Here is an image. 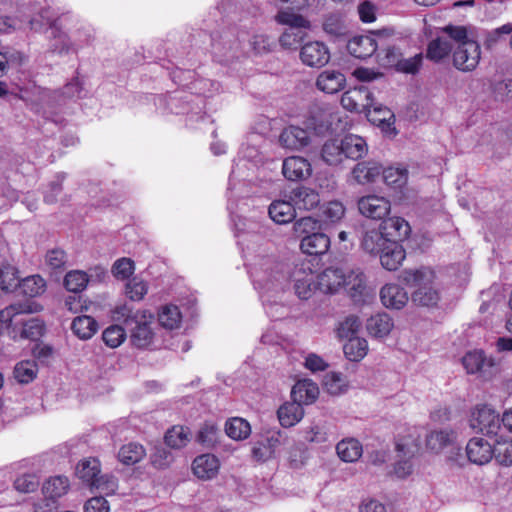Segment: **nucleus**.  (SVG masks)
Segmentation results:
<instances>
[{"mask_svg":"<svg viewBox=\"0 0 512 512\" xmlns=\"http://www.w3.org/2000/svg\"><path fill=\"white\" fill-rule=\"evenodd\" d=\"M114 319L121 321L126 330L130 332V340L133 346L147 348L153 341L154 333L151 329L152 316H146L144 311L133 312L128 306L117 307L113 315Z\"/></svg>","mask_w":512,"mask_h":512,"instance_id":"obj_1","label":"nucleus"},{"mask_svg":"<svg viewBox=\"0 0 512 512\" xmlns=\"http://www.w3.org/2000/svg\"><path fill=\"white\" fill-rule=\"evenodd\" d=\"M404 283L415 286L417 289L412 293L411 300L419 306H435L439 299L438 290L432 285L434 279L433 271L422 268L418 270H404L401 274Z\"/></svg>","mask_w":512,"mask_h":512,"instance_id":"obj_2","label":"nucleus"},{"mask_svg":"<svg viewBox=\"0 0 512 512\" xmlns=\"http://www.w3.org/2000/svg\"><path fill=\"white\" fill-rule=\"evenodd\" d=\"M276 20L287 26L279 37L280 45L285 49H297L307 36L306 29L309 28V22L303 16L289 11H280Z\"/></svg>","mask_w":512,"mask_h":512,"instance_id":"obj_3","label":"nucleus"},{"mask_svg":"<svg viewBox=\"0 0 512 512\" xmlns=\"http://www.w3.org/2000/svg\"><path fill=\"white\" fill-rule=\"evenodd\" d=\"M341 105L350 112L369 113L371 108H373L374 112L377 113H389L386 108L375 103L373 94L365 85H360L344 92L341 97Z\"/></svg>","mask_w":512,"mask_h":512,"instance_id":"obj_4","label":"nucleus"},{"mask_svg":"<svg viewBox=\"0 0 512 512\" xmlns=\"http://www.w3.org/2000/svg\"><path fill=\"white\" fill-rule=\"evenodd\" d=\"M49 24V47L48 52L57 55L68 54L70 51H77L79 47L84 44H89L91 41V34L85 33L84 39H78L75 42L70 40V37L62 31L58 25V20L48 21Z\"/></svg>","mask_w":512,"mask_h":512,"instance_id":"obj_5","label":"nucleus"},{"mask_svg":"<svg viewBox=\"0 0 512 512\" xmlns=\"http://www.w3.org/2000/svg\"><path fill=\"white\" fill-rule=\"evenodd\" d=\"M420 449L419 435H409L401 438L396 443L397 462L394 472L399 478H405L411 474L413 465L411 459L418 453Z\"/></svg>","mask_w":512,"mask_h":512,"instance_id":"obj_6","label":"nucleus"},{"mask_svg":"<svg viewBox=\"0 0 512 512\" xmlns=\"http://www.w3.org/2000/svg\"><path fill=\"white\" fill-rule=\"evenodd\" d=\"M470 427L486 435H496L500 429V415L491 406L477 405L470 416Z\"/></svg>","mask_w":512,"mask_h":512,"instance_id":"obj_7","label":"nucleus"},{"mask_svg":"<svg viewBox=\"0 0 512 512\" xmlns=\"http://www.w3.org/2000/svg\"><path fill=\"white\" fill-rule=\"evenodd\" d=\"M480 55V45L477 41L464 42L453 51V66L462 72L473 71L479 64Z\"/></svg>","mask_w":512,"mask_h":512,"instance_id":"obj_8","label":"nucleus"},{"mask_svg":"<svg viewBox=\"0 0 512 512\" xmlns=\"http://www.w3.org/2000/svg\"><path fill=\"white\" fill-rule=\"evenodd\" d=\"M462 363L468 373H477L484 379H489L496 370L494 360L486 357L482 350L466 353L462 358Z\"/></svg>","mask_w":512,"mask_h":512,"instance_id":"obj_9","label":"nucleus"},{"mask_svg":"<svg viewBox=\"0 0 512 512\" xmlns=\"http://www.w3.org/2000/svg\"><path fill=\"white\" fill-rule=\"evenodd\" d=\"M285 441L280 430H269L262 436V440L254 444L252 456L257 461H266L271 458L275 450Z\"/></svg>","mask_w":512,"mask_h":512,"instance_id":"obj_10","label":"nucleus"},{"mask_svg":"<svg viewBox=\"0 0 512 512\" xmlns=\"http://www.w3.org/2000/svg\"><path fill=\"white\" fill-rule=\"evenodd\" d=\"M383 32L378 31L373 35L354 36L347 43L348 52L355 58L366 59L371 57L381 46L374 36L381 37Z\"/></svg>","mask_w":512,"mask_h":512,"instance_id":"obj_11","label":"nucleus"},{"mask_svg":"<svg viewBox=\"0 0 512 512\" xmlns=\"http://www.w3.org/2000/svg\"><path fill=\"white\" fill-rule=\"evenodd\" d=\"M300 59L307 66L320 68L329 62L330 53L324 43L312 41L301 47Z\"/></svg>","mask_w":512,"mask_h":512,"instance_id":"obj_12","label":"nucleus"},{"mask_svg":"<svg viewBox=\"0 0 512 512\" xmlns=\"http://www.w3.org/2000/svg\"><path fill=\"white\" fill-rule=\"evenodd\" d=\"M311 142V133L295 125L285 127L279 135L281 147L289 150H301Z\"/></svg>","mask_w":512,"mask_h":512,"instance_id":"obj_13","label":"nucleus"},{"mask_svg":"<svg viewBox=\"0 0 512 512\" xmlns=\"http://www.w3.org/2000/svg\"><path fill=\"white\" fill-rule=\"evenodd\" d=\"M8 329H10L13 339L19 337L21 339L36 341L43 336L45 324L41 319L33 317L27 320H22L19 323L16 322L15 324L12 322Z\"/></svg>","mask_w":512,"mask_h":512,"instance_id":"obj_14","label":"nucleus"},{"mask_svg":"<svg viewBox=\"0 0 512 512\" xmlns=\"http://www.w3.org/2000/svg\"><path fill=\"white\" fill-rule=\"evenodd\" d=\"M359 212L371 219H382L390 211V203L383 197L368 195L358 200Z\"/></svg>","mask_w":512,"mask_h":512,"instance_id":"obj_15","label":"nucleus"},{"mask_svg":"<svg viewBox=\"0 0 512 512\" xmlns=\"http://www.w3.org/2000/svg\"><path fill=\"white\" fill-rule=\"evenodd\" d=\"M468 460L476 465H484L493 458V447L484 438L474 437L466 445Z\"/></svg>","mask_w":512,"mask_h":512,"instance_id":"obj_16","label":"nucleus"},{"mask_svg":"<svg viewBox=\"0 0 512 512\" xmlns=\"http://www.w3.org/2000/svg\"><path fill=\"white\" fill-rule=\"evenodd\" d=\"M382 173V165L375 160L359 161L351 170V177L360 185L375 182Z\"/></svg>","mask_w":512,"mask_h":512,"instance_id":"obj_17","label":"nucleus"},{"mask_svg":"<svg viewBox=\"0 0 512 512\" xmlns=\"http://www.w3.org/2000/svg\"><path fill=\"white\" fill-rule=\"evenodd\" d=\"M282 173L290 181L308 178L312 173L311 164L303 157L291 156L283 161Z\"/></svg>","mask_w":512,"mask_h":512,"instance_id":"obj_18","label":"nucleus"},{"mask_svg":"<svg viewBox=\"0 0 512 512\" xmlns=\"http://www.w3.org/2000/svg\"><path fill=\"white\" fill-rule=\"evenodd\" d=\"M342 287H345L348 295L355 303L363 302L367 295L365 276L359 268L345 272V282Z\"/></svg>","mask_w":512,"mask_h":512,"instance_id":"obj_19","label":"nucleus"},{"mask_svg":"<svg viewBox=\"0 0 512 512\" xmlns=\"http://www.w3.org/2000/svg\"><path fill=\"white\" fill-rule=\"evenodd\" d=\"M380 228L386 238L400 242L408 238L411 232L409 223L402 217H389L382 221Z\"/></svg>","mask_w":512,"mask_h":512,"instance_id":"obj_20","label":"nucleus"},{"mask_svg":"<svg viewBox=\"0 0 512 512\" xmlns=\"http://www.w3.org/2000/svg\"><path fill=\"white\" fill-rule=\"evenodd\" d=\"M317 287L326 294L336 293L345 282V272L340 268H327L317 278Z\"/></svg>","mask_w":512,"mask_h":512,"instance_id":"obj_21","label":"nucleus"},{"mask_svg":"<svg viewBox=\"0 0 512 512\" xmlns=\"http://www.w3.org/2000/svg\"><path fill=\"white\" fill-rule=\"evenodd\" d=\"M382 304L390 309H401L408 302V293L397 284H387L380 291Z\"/></svg>","mask_w":512,"mask_h":512,"instance_id":"obj_22","label":"nucleus"},{"mask_svg":"<svg viewBox=\"0 0 512 512\" xmlns=\"http://www.w3.org/2000/svg\"><path fill=\"white\" fill-rule=\"evenodd\" d=\"M344 159L358 161L364 158L368 153V144L366 140L355 134H347L341 139Z\"/></svg>","mask_w":512,"mask_h":512,"instance_id":"obj_23","label":"nucleus"},{"mask_svg":"<svg viewBox=\"0 0 512 512\" xmlns=\"http://www.w3.org/2000/svg\"><path fill=\"white\" fill-rule=\"evenodd\" d=\"M345 84V75L335 70H325L321 72L316 80L317 88L328 94L339 92L345 87Z\"/></svg>","mask_w":512,"mask_h":512,"instance_id":"obj_24","label":"nucleus"},{"mask_svg":"<svg viewBox=\"0 0 512 512\" xmlns=\"http://www.w3.org/2000/svg\"><path fill=\"white\" fill-rule=\"evenodd\" d=\"M319 395V388L310 379H303L296 382L291 390V397L299 405L313 403Z\"/></svg>","mask_w":512,"mask_h":512,"instance_id":"obj_25","label":"nucleus"},{"mask_svg":"<svg viewBox=\"0 0 512 512\" xmlns=\"http://www.w3.org/2000/svg\"><path fill=\"white\" fill-rule=\"evenodd\" d=\"M381 265L389 270H397L405 259V250L398 242L391 240L379 255Z\"/></svg>","mask_w":512,"mask_h":512,"instance_id":"obj_26","label":"nucleus"},{"mask_svg":"<svg viewBox=\"0 0 512 512\" xmlns=\"http://www.w3.org/2000/svg\"><path fill=\"white\" fill-rule=\"evenodd\" d=\"M389 238H386L383 231L379 229H371L363 232L361 237V248L369 254L380 255L383 251L384 246L390 242Z\"/></svg>","mask_w":512,"mask_h":512,"instance_id":"obj_27","label":"nucleus"},{"mask_svg":"<svg viewBox=\"0 0 512 512\" xmlns=\"http://www.w3.org/2000/svg\"><path fill=\"white\" fill-rule=\"evenodd\" d=\"M289 199L294 203L295 208L311 210L320 203V196L317 191L308 187H297L290 192Z\"/></svg>","mask_w":512,"mask_h":512,"instance_id":"obj_28","label":"nucleus"},{"mask_svg":"<svg viewBox=\"0 0 512 512\" xmlns=\"http://www.w3.org/2000/svg\"><path fill=\"white\" fill-rule=\"evenodd\" d=\"M28 56L20 50L10 46H3L0 49V77L9 69H17L24 65Z\"/></svg>","mask_w":512,"mask_h":512,"instance_id":"obj_29","label":"nucleus"},{"mask_svg":"<svg viewBox=\"0 0 512 512\" xmlns=\"http://www.w3.org/2000/svg\"><path fill=\"white\" fill-rule=\"evenodd\" d=\"M270 218L277 224H287L296 217L294 203L289 200H275L268 208Z\"/></svg>","mask_w":512,"mask_h":512,"instance_id":"obj_30","label":"nucleus"},{"mask_svg":"<svg viewBox=\"0 0 512 512\" xmlns=\"http://www.w3.org/2000/svg\"><path fill=\"white\" fill-rule=\"evenodd\" d=\"M192 469L198 478L211 479L218 473L219 460L212 454H202L194 459Z\"/></svg>","mask_w":512,"mask_h":512,"instance_id":"obj_31","label":"nucleus"},{"mask_svg":"<svg viewBox=\"0 0 512 512\" xmlns=\"http://www.w3.org/2000/svg\"><path fill=\"white\" fill-rule=\"evenodd\" d=\"M329 247V237L321 232L304 236L300 243L302 252L309 255H322L328 251Z\"/></svg>","mask_w":512,"mask_h":512,"instance_id":"obj_32","label":"nucleus"},{"mask_svg":"<svg viewBox=\"0 0 512 512\" xmlns=\"http://www.w3.org/2000/svg\"><path fill=\"white\" fill-rule=\"evenodd\" d=\"M453 44L443 35L432 39L426 49V58L432 62L440 63L452 52Z\"/></svg>","mask_w":512,"mask_h":512,"instance_id":"obj_33","label":"nucleus"},{"mask_svg":"<svg viewBox=\"0 0 512 512\" xmlns=\"http://www.w3.org/2000/svg\"><path fill=\"white\" fill-rule=\"evenodd\" d=\"M295 294L303 300L309 299L314 292V276L312 272L306 273L303 269H297L293 273Z\"/></svg>","mask_w":512,"mask_h":512,"instance_id":"obj_34","label":"nucleus"},{"mask_svg":"<svg viewBox=\"0 0 512 512\" xmlns=\"http://www.w3.org/2000/svg\"><path fill=\"white\" fill-rule=\"evenodd\" d=\"M393 328L392 318L387 313H378L367 319L366 329L376 338L387 336Z\"/></svg>","mask_w":512,"mask_h":512,"instance_id":"obj_35","label":"nucleus"},{"mask_svg":"<svg viewBox=\"0 0 512 512\" xmlns=\"http://www.w3.org/2000/svg\"><path fill=\"white\" fill-rule=\"evenodd\" d=\"M456 440V433L452 430H434L426 437L427 448L439 453L444 448L453 445Z\"/></svg>","mask_w":512,"mask_h":512,"instance_id":"obj_36","label":"nucleus"},{"mask_svg":"<svg viewBox=\"0 0 512 512\" xmlns=\"http://www.w3.org/2000/svg\"><path fill=\"white\" fill-rule=\"evenodd\" d=\"M97 321L87 315L77 316L71 323V330L79 339L88 340L98 331Z\"/></svg>","mask_w":512,"mask_h":512,"instance_id":"obj_37","label":"nucleus"},{"mask_svg":"<svg viewBox=\"0 0 512 512\" xmlns=\"http://www.w3.org/2000/svg\"><path fill=\"white\" fill-rule=\"evenodd\" d=\"M321 159L330 166H336L343 162L344 154L341 139H329L322 145Z\"/></svg>","mask_w":512,"mask_h":512,"instance_id":"obj_38","label":"nucleus"},{"mask_svg":"<svg viewBox=\"0 0 512 512\" xmlns=\"http://www.w3.org/2000/svg\"><path fill=\"white\" fill-rule=\"evenodd\" d=\"M277 415L281 426L288 428L294 426L303 418L304 410L299 403L293 401L280 406Z\"/></svg>","mask_w":512,"mask_h":512,"instance_id":"obj_39","label":"nucleus"},{"mask_svg":"<svg viewBox=\"0 0 512 512\" xmlns=\"http://www.w3.org/2000/svg\"><path fill=\"white\" fill-rule=\"evenodd\" d=\"M100 462L96 458H88L80 463L76 467V475L88 487H91L92 482H95L100 475Z\"/></svg>","mask_w":512,"mask_h":512,"instance_id":"obj_40","label":"nucleus"},{"mask_svg":"<svg viewBox=\"0 0 512 512\" xmlns=\"http://www.w3.org/2000/svg\"><path fill=\"white\" fill-rule=\"evenodd\" d=\"M336 451L341 460L345 462H355L362 455V445L354 438L340 441L336 446Z\"/></svg>","mask_w":512,"mask_h":512,"instance_id":"obj_41","label":"nucleus"},{"mask_svg":"<svg viewBox=\"0 0 512 512\" xmlns=\"http://www.w3.org/2000/svg\"><path fill=\"white\" fill-rule=\"evenodd\" d=\"M146 455V450L139 443H128L123 445L118 452V459L127 466L140 462Z\"/></svg>","mask_w":512,"mask_h":512,"instance_id":"obj_42","label":"nucleus"},{"mask_svg":"<svg viewBox=\"0 0 512 512\" xmlns=\"http://www.w3.org/2000/svg\"><path fill=\"white\" fill-rule=\"evenodd\" d=\"M69 486V480L66 476H54L45 481L42 493L59 500V498L67 493Z\"/></svg>","mask_w":512,"mask_h":512,"instance_id":"obj_43","label":"nucleus"},{"mask_svg":"<svg viewBox=\"0 0 512 512\" xmlns=\"http://www.w3.org/2000/svg\"><path fill=\"white\" fill-rule=\"evenodd\" d=\"M225 432L231 439L244 440L250 435L251 427L249 422L245 419L234 417L226 422Z\"/></svg>","mask_w":512,"mask_h":512,"instance_id":"obj_44","label":"nucleus"},{"mask_svg":"<svg viewBox=\"0 0 512 512\" xmlns=\"http://www.w3.org/2000/svg\"><path fill=\"white\" fill-rule=\"evenodd\" d=\"M512 40V23H507L487 33L485 46L487 49H493L498 44L508 43L510 46Z\"/></svg>","mask_w":512,"mask_h":512,"instance_id":"obj_45","label":"nucleus"},{"mask_svg":"<svg viewBox=\"0 0 512 512\" xmlns=\"http://www.w3.org/2000/svg\"><path fill=\"white\" fill-rule=\"evenodd\" d=\"M348 341L343 346L345 356L350 361H359L367 353V341L360 337L346 338Z\"/></svg>","mask_w":512,"mask_h":512,"instance_id":"obj_46","label":"nucleus"},{"mask_svg":"<svg viewBox=\"0 0 512 512\" xmlns=\"http://www.w3.org/2000/svg\"><path fill=\"white\" fill-rule=\"evenodd\" d=\"M17 290L28 297H36L45 291V281L39 275L28 276L19 281Z\"/></svg>","mask_w":512,"mask_h":512,"instance_id":"obj_47","label":"nucleus"},{"mask_svg":"<svg viewBox=\"0 0 512 512\" xmlns=\"http://www.w3.org/2000/svg\"><path fill=\"white\" fill-rule=\"evenodd\" d=\"M190 430L183 426H173L169 429L164 437L165 443L168 447L173 449H180L187 445L189 442Z\"/></svg>","mask_w":512,"mask_h":512,"instance_id":"obj_48","label":"nucleus"},{"mask_svg":"<svg viewBox=\"0 0 512 512\" xmlns=\"http://www.w3.org/2000/svg\"><path fill=\"white\" fill-rule=\"evenodd\" d=\"M159 324L169 330L179 327L181 313L176 305H165L158 314Z\"/></svg>","mask_w":512,"mask_h":512,"instance_id":"obj_49","label":"nucleus"},{"mask_svg":"<svg viewBox=\"0 0 512 512\" xmlns=\"http://www.w3.org/2000/svg\"><path fill=\"white\" fill-rule=\"evenodd\" d=\"M383 180L387 186L394 189L402 188L408 179V171L404 168L389 167L382 168Z\"/></svg>","mask_w":512,"mask_h":512,"instance_id":"obj_50","label":"nucleus"},{"mask_svg":"<svg viewBox=\"0 0 512 512\" xmlns=\"http://www.w3.org/2000/svg\"><path fill=\"white\" fill-rule=\"evenodd\" d=\"M19 276L17 269L12 265H3L0 268V290L12 292L19 286Z\"/></svg>","mask_w":512,"mask_h":512,"instance_id":"obj_51","label":"nucleus"},{"mask_svg":"<svg viewBox=\"0 0 512 512\" xmlns=\"http://www.w3.org/2000/svg\"><path fill=\"white\" fill-rule=\"evenodd\" d=\"M31 305L26 302H17L10 304L0 311V322L10 327L16 316L25 313H32Z\"/></svg>","mask_w":512,"mask_h":512,"instance_id":"obj_52","label":"nucleus"},{"mask_svg":"<svg viewBox=\"0 0 512 512\" xmlns=\"http://www.w3.org/2000/svg\"><path fill=\"white\" fill-rule=\"evenodd\" d=\"M88 281L89 278L85 272L74 270L66 274L64 278V286L68 291L77 294L86 288Z\"/></svg>","mask_w":512,"mask_h":512,"instance_id":"obj_53","label":"nucleus"},{"mask_svg":"<svg viewBox=\"0 0 512 512\" xmlns=\"http://www.w3.org/2000/svg\"><path fill=\"white\" fill-rule=\"evenodd\" d=\"M83 91L82 83L78 77H74L62 89L53 92V98L59 102H64L66 99L80 98Z\"/></svg>","mask_w":512,"mask_h":512,"instance_id":"obj_54","label":"nucleus"},{"mask_svg":"<svg viewBox=\"0 0 512 512\" xmlns=\"http://www.w3.org/2000/svg\"><path fill=\"white\" fill-rule=\"evenodd\" d=\"M14 377L21 384L34 380L37 374V364L34 361H21L14 368Z\"/></svg>","mask_w":512,"mask_h":512,"instance_id":"obj_55","label":"nucleus"},{"mask_svg":"<svg viewBox=\"0 0 512 512\" xmlns=\"http://www.w3.org/2000/svg\"><path fill=\"white\" fill-rule=\"evenodd\" d=\"M220 429L214 423H204L198 431L197 441L207 448L214 447L217 443Z\"/></svg>","mask_w":512,"mask_h":512,"instance_id":"obj_56","label":"nucleus"},{"mask_svg":"<svg viewBox=\"0 0 512 512\" xmlns=\"http://www.w3.org/2000/svg\"><path fill=\"white\" fill-rule=\"evenodd\" d=\"M444 37L453 44V47L461 46L464 42H473V39L468 37V32L464 26L447 25L441 28Z\"/></svg>","mask_w":512,"mask_h":512,"instance_id":"obj_57","label":"nucleus"},{"mask_svg":"<svg viewBox=\"0 0 512 512\" xmlns=\"http://www.w3.org/2000/svg\"><path fill=\"white\" fill-rule=\"evenodd\" d=\"M271 270L267 277L259 279L265 283V286L269 289L270 287H275L276 283H280L282 280L286 279V275L289 273L288 267L282 263H273L272 266H267L265 272Z\"/></svg>","mask_w":512,"mask_h":512,"instance_id":"obj_58","label":"nucleus"},{"mask_svg":"<svg viewBox=\"0 0 512 512\" xmlns=\"http://www.w3.org/2000/svg\"><path fill=\"white\" fill-rule=\"evenodd\" d=\"M104 343L110 348L120 346L126 339V328L120 325H111L102 333Z\"/></svg>","mask_w":512,"mask_h":512,"instance_id":"obj_59","label":"nucleus"},{"mask_svg":"<svg viewBox=\"0 0 512 512\" xmlns=\"http://www.w3.org/2000/svg\"><path fill=\"white\" fill-rule=\"evenodd\" d=\"M320 223L315 218L308 216L302 217L295 221L293 225L294 235L296 237H304L312 233H319Z\"/></svg>","mask_w":512,"mask_h":512,"instance_id":"obj_60","label":"nucleus"},{"mask_svg":"<svg viewBox=\"0 0 512 512\" xmlns=\"http://www.w3.org/2000/svg\"><path fill=\"white\" fill-rule=\"evenodd\" d=\"M324 386L331 395H339L346 390L347 383L341 373L331 372L325 376Z\"/></svg>","mask_w":512,"mask_h":512,"instance_id":"obj_61","label":"nucleus"},{"mask_svg":"<svg viewBox=\"0 0 512 512\" xmlns=\"http://www.w3.org/2000/svg\"><path fill=\"white\" fill-rule=\"evenodd\" d=\"M380 62L383 66L389 68H397L401 63L402 53L394 46H387L378 54Z\"/></svg>","mask_w":512,"mask_h":512,"instance_id":"obj_62","label":"nucleus"},{"mask_svg":"<svg viewBox=\"0 0 512 512\" xmlns=\"http://www.w3.org/2000/svg\"><path fill=\"white\" fill-rule=\"evenodd\" d=\"M118 487V480L112 475H99L95 482H92L91 489H96L106 495L113 494Z\"/></svg>","mask_w":512,"mask_h":512,"instance_id":"obj_63","label":"nucleus"},{"mask_svg":"<svg viewBox=\"0 0 512 512\" xmlns=\"http://www.w3.org/2000/svg\"><path fill=\"white\" fill-rule=\"evenodd\" d=\"M493 457L500 465L511 466L512 443L505 442L493 447Z\"/></svg>","mask_w":512,"mask_h":512,"instance_id":"obj_64","label":"nucleus"}]
</instances>
